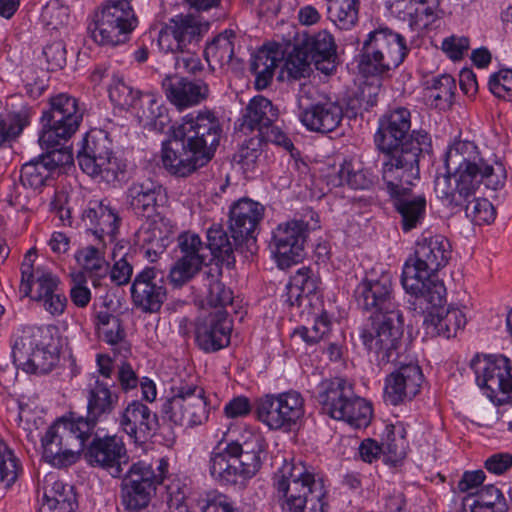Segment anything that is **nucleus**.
Returning <instances> with one entry per match:
<instances>
[{
  "mask_svg": "<svg viewBox=\"0 0 512 512\" xmlns=\"http://www.w3.org/2000/svg\"><path fill=\"white\" fill-rule=\"evenodd\" d=\"M447 173L434 181L436 197L454 213L460 212L474 199L481 185L498 190L503 187L506 172L501 163H489L471 141H456L445 154Z\"/></svg>",
  "mask_w": 512,
  "mask_h": 512,
  "instance_id": "nucleus-1",
  "label": "nucleus"
},
{
  "mask_svg": "<svg viewBox=\"0 0 512 512\" xmlns=\"http://www.w3.org/2000/svg\"><path fill=\"white\" fill-rule=\"evenodd\" d=\"M357 305L371 312V329H363V344L379 354L380 362L395 361L404 332L403 314L394 299L392 275L367 274L354 290Z\"/></svg>",
  "mask_w": 512,
  "mask_h": 512,
  "instance_id": "nucleus-2",
  "label": "nucleus"
},
{
  "mask_svg": "<svg viewBox=\"0 0 512 512\" xmlns=\"http://www.w3.org/2000/svg\"><path fill=\"white\" fill-rule=\"evenodd\" d=\"M411 129V113L405 107H396L379 119L375 144L383 154L382 175L394 180L395 174H413L420 159L430 152L431 138L424 130ZM409 175V173H406Z\"/></svg>",
  "mask_w": 512,
  "mask_h": 512,
  "instance_id": "nucleus-3",
  "label": "nucleus"
},
{
  "mask_svg": "<svg viewBox=\"0 0 512 512\" xmlns=\"http://www.w3.org/2000/svg\"><path fill=\"white\" fill-rule=\"evenodd\" d=\"M451 245L444 236L422 237L417 241L414 255L406 260L401 283L404 290L420 303L437 305L445 299L446 288L437 277L451 258Z\"/></svg>",
  "mask_w": 512,
  "mask_h": 512,
  "instance_id": "nucleus-4",
  "label": "nucleus"
},
{
  "mask_svg": "<svg viewBox=\"0 0 512 512\" xmlns=\"http://www.w3.org/2000/svg\"><path fill=\"white\" fill-rule=\"evenodd\" d=\"M82 118L83 112L76 98L64 93L51 97L50 108L41 117L42 130L38 139L40 147L47 150L40 157L51 173L73 162L71 151L57 147L77 131Z\"/></svg>",
  "mask_w": 512,
  "mask_h": 512,
  "instance_id": "nucleus-5",
  "label": "nucleus"
},
{
  "mask_svg": "<svg viewBox=\"0 0 512 512\" xmlns=\"http://www.w3.org/2000/svg\"><path fill=\"white\" fill-rule=\"evenodd\" d=\"M279 503L285 512H324L322 478L299 463L285 462L275 475Z\"/></svg>",
  "mask_w": 512,
  "mask_h": 512,
  "instance_id": "nucleus-6",
  "label": "nucleus"
},
{
  "mask_svg": "<svg viewBox=\"0 0 512 512\" xmlns=\"http://www.w3.org/2000/svg\"><path fill=\"white\" fill-rule=\"evenodd\" d=\"M315 398L323 413L333 419L345 421L352 427H366L371 421V405L356 396L352 385L345 379L322 381L317 387Z\"/></svg>",
  "mask_w": 512,
  "mask_h": 512,
  "instance_id": "nucleus-7",
  "label": "nucleus"
},
{
  "mask_svg": "<svg viewBox=\"0 0 512 512\" xmlns=\"http://www.w3.org/2000/svg\"><path fill=\"white\" fill-rule=\"evenodd\" d=\"M408 53L402 35L383 27L371 31L363 42L358 69L364 76H380L396 69Z\"/></svg>",
  "mask_w": 512,
  "mask_h": 512,
  "instance_id": "nucleus-8",
  "label": "nucleus"
},
{
  "mask_svg": "<svg viewBox=\"0 0 512 512\" xmlns=\"http://www.w3.org/2000/svg\"><path fill=\"white\" fill-rule=\"evenodd\" d=\"M37 257L34 248L29 249L21 263L20 293L41 304L43 309L52 316L63 314L67 298L60 288V280L44 267L34 268Z\"/></svg>",
  "mask_w": 512,
  "mask_h": 512,
  "instance_id": "nucleus-9",
  "label": "nucleus"
},
{
  "mask_svg": "<svg viewBox=\"0 0 512 512\" xmlns=\"http://www.w3.org/2000/svg\"><path fill=\"white\" fill-rule=\"evenodd\" d=\"M92 436L75 419L56 420L41 438L43 459L57 468L74 464Z\"/></svg>",
  "mask_w": 512,
  "mask_h": 512,
  "instance_id": "nucleus-10",
  "label": "nucleus"
},
{
  "mask_svg": "<svg viewBox=\"0 0 512 512\" xmlns=\"http://www.w3.org/2000/svg\"><path fill=\"white\" fill-rule=\"evenodd\" d=\"M168 473V462L157 460L156 467L145 461L133 463L120 483V503L126 511L142 512L148 507L158 485Z\"/></svg>",
  "mask_w": 512,
  "mask_h": 512,
  "instance_id": "nucleus-11",
  "label": "nucleus"
},
{
  "mask_svg": "<svg viewBox=\"0 0 512 512\" xmlns=\"http://www.w3.org/2000/svg\"><path fill=\"white\" fill-rule=\"evenodd\" d=\"M137 25L130 0H109L95 12L88 30L95 42L116 46L125 43Z\"/></svg>",
  "mask_w": 512,
  "mask_h": 512,
  "instance_id": "nucleus-12",
  "label": "nucleus"
},
{
  "mask_svg": "<svg viewBox=\"0 0 512 512\" xmlns=\"http://www.w3.org/2000/svg\"><path fill=\"white\" fill-rule=\"evenodd\" d=\"M48 332L41 328H28L19 335L12 347L13 363L26 373L45 374L58 362L56 346L49 341Z\"/></svg>",
  "mask_w": 512,
  "mask_h": 512,
  "instance_id": "nucleus-13",
  "label": "nucleus"
},
{
  "mask_svg": "<svg viewBox=\"0 0 512 512\" xmlns=\"http://www.w3.org/2000/svg\"><path fill=\"white\" fill-rule=\"evenodd\" d=\"M77 159L84 173L108 184L124 176V166L113 156L111 140L102 130L86 134Z\"/></svg>",
  "mask_w": 512,
  "mask_h": 512,
  "instance_id": "nucleus-14",
  "label": "nucleus"
},
{
  "mask_svg": "<svg viewBox=\"0 0 512 512\" xmlns=\"http://www.w3.org/2000/svg\"><path fill=\"white\" fill-rule=\"evenodd\" d=\"M405 173H408L406 171ZM394 180H388L382 175L386 190L393 199L396 211L401 217V227L404 232H409L418 227L426 214V199L423 195H414L412 192L413 181L420 176V168L416 166L412 175L397 173Z\"/></svg>",
  "mask_w": 512,
  "mask_h": 512,
  "instance_id": "nucleus-15",
  "label": "nucleus"
},
{
  "mask_svg": "<svg viewBox=\"0 0 512 512\" xmlns=\"http://www.w3.org/2000/svg\"><path fill=\"white\" fill-rule=\"evenodd\" d=\"M476 383L487 397L499 403L512 395V367L503 355H476L470 362Z\"/></svg>",
  "mask_w": 512,
  "mask_h": 512,
  "instance_id": "nucleus-16",
  "label": "nucleus"
},
{
  "mask_svg": "<svg viewBox=\"0 0 512 512\" xmlns=\"http://www.w3.org/2000/svg\"><path fill=\"white\" fill-rule=\"evenodd\" d=\"M310 220L293 219L281 223L273 231L271 248L281 268H288L304 257V244L310 230L319 227L318 216L310 211Z\"/></svg>",
  "mask_w": 512,
  "mask_h": 512,
  "instance_id": "nucleus-17",
  "label": "nucleus"
},
{
  "mask_svg": "<svg viewBox=\"0 0 512 512\" xmlns=\"http://www.w3.org/2000/svg\"><path fill=\"white\" fill-rule=\"evenodd\" d=\"M173 396L163 405L164 415L174 424L193 427L208 419L204 390L195 384H180L173 387Z\"/></svg>",
  "mask_w": 512,
  "mask_h": 512,
  "instance_id": "nucleus-18",
  "label": "nucleus"
},
{
  "mask_svg": "<svg viewBox=\"0 0 512 512\" xmlns=\"http://www.w3.org/2000/svg\"><path fill=\"white\" fill-rule=\"evenodd\" d=\"M176 135L182 137L195 152L208 163L219 145L222 128L211 112L186 116L181 124L173 127Z\"/></svg>",
  "mask_w": 512,
  "mask_h": 512,
  "instance_id": "nucleus-19",
  "label": "nucleus"
},
{
  "mask_svg": "<svg viewBox=\"0 0 512 512\" xmlns=\"http://www.w3.org/2000/svg\"><path fill=\"white\" fill-rule=\"evenodd\" d=\"M403 343L398 349V357L395 361L380 362L378 364L383 367L387 364H393L394 370L390 372L384 380V401L393 406L411 401L419 392L424 381V375L417 363H404L400 361V352ZM379 357V354H377Z\"/></svg>",
  "mask_w": 512,
  "mask_h": 512,
  "instance_id": "nucleus-20",
  "label": "nucleus"
},
{
  "mask_svg": "<svg viewBox=\"0 0 512 512\" xmlns=\"http://www.w3.org/2000/svg\"><path fill=\"white\" fill-rule=\"evenodd\" d=\"M315 88L303 84L298 95L300 120L310 131L327 134L336 130L343 119V108L337 101L325 99L316 103L309 100L315 94Z\"/></svg>",
  "mask_w": 512,
  "mask_h": 512,
  "instance_id": "nucleus-21",
  "label": "nucleus"
},
{
  "mask_svg": "<svg viewBox=\"0 0 512 512\" xmlns=\"http://www.w3.org/2000/svg\"><path fill=\"white\" fill-rule=\"evenodd\" d=\"M209 26L208 22L192 15L176 16L159 31L158 46L163 52L173 54L193 50L208 32Z\"/></svg>",
  "mask_w": 512,
  "mask_h": 512,
  "instance_id": "nucleus-22",
  "label": "nucleus"
},
{
  "mask_svg": "<svg viewBox=\"0 0 512 512\" xmlns=\"http://www.w3.org/2000/svg\"><path fill=\"white\" fill-rule=\"evenodd\" d=\"M180 255L169 272L170 283L181 287L198 274L205 263L207 247L194 232H182L177 237Z\"/></svg>",
  "mask_w": 512,
  "mask_h": 512,
  "instance_id": "nucleus-23",
  "label": "nucleus"
},
{
  "mask_svg": "<svg viewBox=\"0 0 512 512\" xmlns=\"http://www.w3.org/2000/svg\"><path fill=\"white\" fill-rule=\"evenodd\" d=\"M112 386L110 381L100 380L99 377H92L87 385V413L85 417L79 416L76 419L90 434H93L96 425L112 414L118 405L119 396L112 391Z\"/></svg>",
  "mask_w": 512,
  "mask_h": 512,
  "instance_id": "nucleus-24",
  "label": "nucleus"
},
{
  "mask_svg": "<svg viewBox=\"0 0 512 512\" xmlns=\"http://www.w3.org/2000/svg\"><path fill=\"white\" fill-rule=\"evenodd\" d=\"M130 292L133 305L143 313L158 312L167 296L164 279L154 267L136 274Z\"/></svg>",
  "mask_w": 512,
  "mask_h": 512,
  "instance_id": "nucleus-25",
  "label": "nucleus"
},
{
  "mask_svg": "<svg viewBox=\"0 0 512 512\" xmlns=\"http://www.w3.org/2000/svg\"><path fill=\"white\" fill-rule=\"evenodd\" d=\"M86 458L92 466L106 470L114 478L122 476V466L128 463L125 444L116 435L94 437L88 445Z\"/></svg>",
  "mask_w": 512,
  "mask_h": 512,
  "instance_id": "nucleus-26",
  "label": "nucleus"
},
{
  "mask_svg": "<svg viewBox=\"0 0 512 512\" xmlns=\"http://www.w3.org/2000/svg\"><path fill=\"white\" fill-rule=\"evenodd\" d=\"M161 160L163 167L177 177H186L207 163L176 131L172 129L169 139L162 144Z\"/></svg>",
  "mask_w": 512,
  "mask_h": 512,
  "instance_id": "nucleus-27",
  "label": "nucleus"
},
{
  "mask_svg": "<svg viewBox=\"0 0 512 512\" xmlns=\"http://www.w3.org/2000/svg\"><path fill=\"white\" fill-rule=\"evenodd\" d=\"M119 429L135 443L145 442L158 428V417L141 401L134 400L119 412Z\"/></svg>",
  "mask_w": 512,
  "mask_h": 512,
  "instance_id": "nucleus-28",
  "label": "nucleus"
},
{
  "mask_svg": "<svg viewBox=\"0 0 512 512\" xmlns=\"http://www.w3.org/2000/svg\"><path fill=\"white\" fill-rule=\"evenodd\" d=\"M232 323L226 310H216L201 320L195 331L199 348L207 353L216 352L230 343Z\"/></svg>",
  "mask_w": 512,
  "mask_h": 512,
  "instance_id": "nucleus-29",
  "label": "nucleus"
},
{
  "mask_svg": "<svg viewBox=\"0 0 512 512\" xmlns=\"http://www.w3.org/2000/svg\"><path fill=\"white\" fill-rule=\"evenodd\" d=\"M445 301L446 298L437 305L425 302L431 306V310L428 311L423 321L427 336H441L449 339L456 336L457 332L465 326L466 317L464 313L455 307H443Z\"/></svg>",
  "mask_w": 512,
  "mask_h": 512,
  "instance_id": "nucleus-30",
  "label": "nucleus"
},
{
  "mask_svg": "<svg viewBox=\"0 0 512 512\" xmlns=\"http://www.w3.org/2000/svg\"><path fill=\"white\" fill-rule=\"evenodd\" d=\"M264 215V206L248 198L235 202L229 213V228L236 243L251 237Z\"/></svg>",
  "mask_w": 512,
  "mask_h": 512,
  "instance_id": "nucleus-31",
  "label": "nucleus"
},
{
  "mask_svg": "<svg viewBox=\"0 0 512 512\" xmlns=\"http://www.w3.org/2000/svg\"><path fill=\"white\" fill-rule=\"evenodd\" d=\"M302 52L313 61L317 70L325 75L332 74L336 69L337 46L334 37L326 30L306 35L299 43Z\"/></svg>",
  "mask_w": 512,
  "mask_h": 512,
  "instance_id": "nucleus-32",
  "label": "nucleus"
},
{
  "mask_svg": "<svg viewBox=\"0 0 512 512\" xmlns=\"http://www.w3.org/2000/svg\"><path fill=\"white\" fill-rule=\"evenodd\" d=\"M162 87L167 99L178 108L197 105L209 93L206 83L192 82L180 75L167 74L162 81Z\"/></svg>",
  "mask_w": 512,
  "mask_h": 512,
  "instance_id": "nucleus-33",
  "label": "nucleus"
},
{
  "mask_svg": "<svg viewBox=\"0 0 512 512\" xmlns=\"http://www.w3.org/2000/svg\"><path fill=\"white\" fill-rule=\"evenodd\" d=\"M127 205L134 214L150 217L165 199V191L158 183L146 179L132 183L126 192Z\"/></svg>",
  "mask_w": 512,
  "mask_h": 512,
  "instance_id": "nucleus-34",
  "label": "nucleus"
},
{
  "mask_svg": "<svg viewBox=\"0 0 512 512\" xmlns=\"http://www.w3.org/2000/svg\"><path fill=\"white\" fill-rule=\"evenodd\" d=\"M319 277L308 267L300 268L286 286V302L290 306L313 305L319 302Z\"/></svg>",
  "mask_w": 512,
  "mask_h": 512,
  "instance_id": "nucleus-35",
  "label": "nucleus"
},
{
  "mask_svg": "<svg viewBox=\"0 0 512 512\" xmlns=\"http://www.w3.org/2000/svg\"><path fill=\"white\" fill-rule=\"evenodd\" d=\"M235 39L233 31L225 30L206 45L204 56L212 70L216 66L227 69H238L240 67L241 61L235 52Z\"/></svg>",
  "mask_w": 512,
  "mask_h": 512,
  "instance_id": "nucleus-36",
  "label": "nucleus"
},
{
  "mask_svg": "<svg viewBox=\"0 0 512 512\" xmlns=\"http://www.w3.org/2000/svg\"><path fill=\"white\" fill-rule=\"evenodd\" d=\"M277 118L278 109L272 102L263 96H256L250 100L245 108L241 118L240 130L244 133L256 130L257 133L264 136V130L269 128Z\"/></svg>",
  "mask_w": 512,
  "mask_h": 512,
  "instance_id": "nucleus-37",
  "label": "nucleus"
},
{
  "mask_svg": "<svg viewBox=\"0 0 512 512\" xmlns=\"http://www.w3.org/2000/svg\"><path fill=\"white\" fill-rule=\"evenodd\" d=\"M132 113L139 124L150 131L163 132L170 123L167 109L161 99L153 94H142Z\"/></svg>",
  "mask_w": 512,
  "mask_h": 512,
  "instance_id": "nucleus-38",
  "label": "nucleus"
},
{
  "mask_svg": "<svg viewBox=\"0 0 512 512\" xmlns=\"http://www.w3.org/2000/svg\"><path fill=\"white\" fill-rule=\"evenodd\" d=\"M83 220L93 229L99 240H103L104 236H108L111 241L116 238L120 218L110 206L95 202L85 210Z\"/></svg>",
  "mask_w": 512,
  "mask_h": 512,
  "instance_id": "nucleus-39",
  "label": "nucleus"
},
{
  "mask_svg": "<svg viewBox=\"0 0 512 512\" xmlns=\"http://www.w3.org/2000/svg\"><path fill=\"white\" fill-rule=\"evenodd\" d=\"M43 502L39 512H75L78 506L76 494L71 485L56 480L46 481Z\"/></svg>",
  "mask_w": 512,
  "mask_h": 512,
  "instance_id": "nucleus-40",
  "label": "nucleus"
},
{
  "mask_svg": "<svg viewBox=\"0 0 512 512\" xmlns=\"http://www.w3.org/2000/svg\"><path fill=\"white\" fill-rule=\"evenodd\" d=\"M280 60L281 51L278 46L263 47L254 55L250 69L255 76V87L257 90H263L268 87Z\"/></svg>",
  "mask_w": 512,
  "mask_h": 512,
  "instance_id": "nucleus-41",
  "label": "nucleus"
},
{
  "mask_svg": "<svg viewBox=\"0 0 512 512\" xmlns=\"http://www.w3.org/2000/svg\"><path fill=\"white\" fill-rule=\"evenodd\" d=\"M221 274L222 269L218 266H210L202 273V281L207 289V304L217 310H225L233 304V292L221 282Z\"/></svg>",
  "mask_w": 512,
  "mask_h": 512,
  "instance_id": "nucleus-42",
  "label": "nucleus"
},
{
  "mask_svg": "<svg viewBox=\"0 0 512 512\" xmlns=\"http://www.w3.org/2000/svg\"><path fill=\"white\" fill-rule=\"evenodd\" d=\"M209 472L211 477L222 485L242 484L238 466L227 452V447L222 451H213L209 459Z\"/></svg>",
  "mask_w": 512,
  "mask_h": 512,
  "instance_id": "nucleus-43",
  "label": "nucleus"
},
{
  "mask_svg": "<svg viewBox=\"0 0 512 512\" xmlns=\"http://www.w3.org/2000/svg\"><path fill=\"white\" fill-rule=\"evenodd\" d=\"M456 83L448 74L433 77L426 82L425 97L435 107L444 109L452 103Z\"/></svg>",
  "mask_w": 512,
  "mask_h": 512,
  "instance_id": "nucleus-44",
  "label": "nucleus"
},
{
  "mask_svg": "<svg viewBox=\"0 0 512 512\" xmlns=\"http://www.w3.org/2000/svg\"><path fill=\"white\" fill-rule=\"evenodd\" d=\"M327 16L341 30H349L358 21L359 0H326Z\"/></svg>",
  "mask_w": 512,
  "mask_h": 512,
  "instance_id": "nucleus-45",
  "label": "nucleus"
},
{
  "mask_svg": "<svg viewBox=\"0 0 512 512\" xmlns=\"http://www.w3.org/2000/svg\"><path fill=\"white\" fill-rule=\"evenodd\" d=\"M106 245L99 240L95 245H87L75 253V260L85 270L97 275L105 274L108 270V262L105 259Z\"/></svg>",
  "mask_w": 512,
  "mask_h": 512,
  "instance_id": "nucleus-46",
  "label": "nucleus"
},
{
  "mask_svg": "<svg viewBox=\"0 0 512 512\" xmlns=\"http://www.w3.org/2000/svg\"><path fill=\"white\" fill-rule=\"evenodd\" d=\"M256 414L259 421L271 430L286 429L283 411L277 401L276 395H265L256 402Z\"/></svg>",
  "mask_w": 512,
  "mask_h": 512,
  "instance_id": "nucleus-47",
  "label": "nucleus"
},
{
  "mask_svg": "<svg viewBox=\"0 0 512 512\" xmlns=\"http://www.w3.org/2000/svg\"><path fill=\"white\" fill-rule=\"evenodd\" d=\"M96 327L99 335L110 345L119 344L125 338V331L120 318L108 311L96 313Z\"/></svg>",
  "mask_w": 512,
  "mask_h": 512,
  "instance_id": "nucleus-48",
  "label": "nucleus"
},
{
  "mask_svg": "<svg viewBox=\"0 0 512 512\" xmlns=\"http://www.w3.org/2000/svg\"><path fill=\"white\" fill-rule=\"evenodd\" d=\"M239 244L234 239L232 241L229 239L227 232L221 225L213 224L207 231V244L205 246L217 258L229 259L235 247Z\"/></svg>",
  "mask_w": 512,
  "mask_h": 512,
  "instance_id": "nucleus-49",
  "label": "nucleus"
},
{
  "mask_svg": "<svg viewBox=\"0 0 512 512\" xmlns=\"http://www.w3.org/2000/svg\"><path fill=\"white\" fill-rule=\"evenodd\" d=\"M280 409L283 411V419L286 429H290L292 425L304 416V399L297 391L290 390L288 392L276 395Z\"/></svg>",
  "mask_w": 512,
  "mask_h": 512,
  "instance_id": "nucleus-50",
  "label": "nucleus"
},
{
  "mask_svg": "<svg viewBox=\"0 0 512 512\" xmlns=\"http://www.w3.org/2000/svg\"><path fill=\"white\" fill-rule=\"evenodd\" d=\"M338 176L340 184H347L353 189H368L373 184V175L361 167L359 163L344 161L341 165Z\"/></svg>",
  "mask_w": 512,
  "mask_h": 512,
  "instance_id": "nucleus-51",
  "label": "nucleus"
},
{
  "mask_svg": "<svg viewBox=\"0 0 512 512\" xmlns=\"http://www.w3.org/2000/svg\"><path fill=\"white\" fill-rule=\"evenodd\" d=\"M51 172L40 156L25 163L21 168L20 181L24 187L37 190L42 188Z\"/></svg>",
  "mask_w": 512,
  "mask_h": 512,
  "instance_id": "nucleus-52",
  "label": "nucleus"
},
{
  "mask_svg": "<svg viewBox=\"0 0 512 512\" xmlns=\"http://www.w3.org/2000/svg\"><path fill=\"white\" fill-rule=\"evenodd\" d=\"M109 98L114 103L124 110H131L136 107L137 101L142 95L139 91H135L128 85L121 77H113L111 84L108 88Z\"/></svg>",
  "mask_w": 512,
  "mask_h": 512,
  "instance_id": "nucleus-53",
  "label": "nucleus"
},
{
  "mask_svg": "<svg viewBox=\"0 0 512 512\" xmlns=\"http://www.w3.org/2000/svg\"><path fill=\"white\" fill-rule=\"evenodd\" d=\"M29 123L25 109L0 115V145L16 138Z\"/></svg>",
  "mask_w": 512,
  "mask_h": 512,
  "instance_id": "nucleus-54",
  "label": "nucleus"
},
{
  "mask_svg": "<svg viewBox=\"0 0 512 512\" xmlns=\"http://www.w3.org/2000/svg\"><path fill=\"white\" fill-rule=\"evenodd\" d=\"M473 496L480 512H507L501 491L493 485L480 488Z\"/></svg>",
  "mask_w": 512,
  "mask_h": 512,
  "instance_id": "nucleus-55",
  "label": "nucleus"
},
{
  "mask_svg": "<svg viewBox=\"0 0 512 512\" xmlns=\"http://www.w3.org/2000/svg\"><path fill=\"white\" fill-rule=\"evenodd\" d=\"M463 210H465L466 216L477 225L489 224L496 217V211L492 203L485 198L476 197V195Z\"/></svg>",
  "mask_w": 512,
  "mask_h": 512,
  "instance_id": "nucleus-56",
  "label": "nucleus"
},
{
  "mask_svg": "<svg viewBox=\"0 0 512 512\" xmlns=\"http://www.w3.org/2000/svg\"><path fill=\"white\" fill-rule=\"evenodd\" d=\"M20 464L13 451L0 440V480L9 488L17 479Z\"/></svg>",
  "mask_w": 512,
  "mask_h": 512,
  "instance_id": "nucleus-57",
  "label": "nucleus"
},
{
  "mask_svg": "<svg viewBox=\"0 0 512 512\" xmlns=\"http://www.w3.org/2000/svg\"><path fill=\"white\" fill-rule=\"evenodd\" d=\"M227 452L230 455L235 454H257L263 455L265 452V440L257 433H247L242 435L241 439L232 441L226 445Z\"/></svg>",
  "mask_w": 512,
  "mask_h": 512,
  "instance_id": "nucleus-58",
  "label": "nucleus"
},
{
  "mask_svg": "<svg viewBox=\"0 0 512 512\" xmlns=\"http://www.w3.org/2000/svg\"><path fill=\"white\" fill-rule=\"evenodd\" d=\"M198 503L201 512H241L229 496L218 491L206 493Z\"/></svg>",
  "mask_w": 512,
  "mask_h": 512,
  "instance_id": "nucleus-59",
  "label": "nucleus"
},
{
  "mask_svg": "<svg viewBox=\"0 0 512 512\" xmlns=\"http://www.w3.org/2000/svg\"><path fill=\"white\" fill-rule=\"evenodd\" d=\"M264 136L256 133L254 136L244 140L238 150V162L247 169L254 166L262 154Z\"/></svg>",
  "mask_w": 512,
  "mask_h": 512,
  "instance_id": "nucleus-60",
  "label": "nucleus"
},
{
  "mask_svg": "<svg viewBox=\"0 0 512 512\" xmlns=\"http://www.w3.org/2000/svg\"><path fill=\"white\" fill-rule=\"evenodd\" d=\"M311 63L313 61L304 51L302 52V47L298 44L294 53L286 61V69L288 74L295 79L305 78L312 72Z\"/></svg>",
  "mask_w": 512,
  "mask_h": 512,
  "instance_id": "nucleus-61",
  "label": "nucleus"
},
{
  "mask_svg": "<svg viewBox=\"0 0 512 512\" xmlns=\"http://www.w3.org/2000/svg\"><path fill=\"white\" fill-rule=\"evenodd\" d=\"M489 90L498 98L512 102V70L501 69L492 74L488 82Z\"/></svg>",
  "mask_w": 512,
  "mask_h": 512,
  "instance_id": "nucleus-62",
  "label": "nucleus"
},
{
  "mask_svg": "<svg viewBox=\"0 0 512 512\" xmlns=\"http://www.w3.org/2000/svg\"><path fill=\"white\" fill-rule=\"evenodd\" d=\"M330 320L326 313H321L314 320L311 327H301L298 330L299 335L308 344L319 342L330 331Z\"/></svg>",
  "mask_w": 512,
  "mask_h": 512,
  "instance_id": "nucleus-63",
  "label": "nucleus"
},
{
  "mask_svg": "<svg viewBox=\"0 0 512 512\" xmlns=\"http://www.w3.org/2000/svg\"><path fill=\"white\" fill-rule=\"evenodd\" d=\"M234 461L238 466L242 483L255 476L262 466L263 455L257 454H235Z\"/></svg>",
  "mask_w": 512,
  "mask_h": 512,
  "instance_id": "nucleus-64",
  "label": "nucleus"
}]
</instances>
